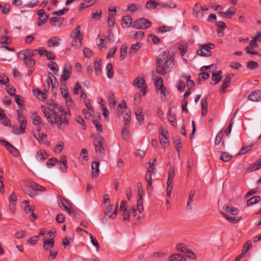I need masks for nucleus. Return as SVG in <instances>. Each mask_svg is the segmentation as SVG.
I'll use <instances>...</instances> for the list:
<instances>
[{
	"mask_svg": "<svg viewBox=\"0 0 261 261\" xmlns=\"http://www.w3.org/2000/svg\"><path fill=\"white\" fill-rule=\"evenodd\" d=\"M52 103L53 110L47 107L43 106L41 107V111L50 125L56 124L58 128L64 129L69 124L67 115H70V111H64L57 103Z\"/></svg>",
	"mask_w": 261,
	"mask_h": 261,
	"instance_id": "1",
	"label": "nucleus"
},
{
	"mask_svg": "<svg viewBox=\"0 0 261 261\" xmlns=\"http://www.w3.org/2000/svg\"><path fill=\"white\" fill-rule=\"evenodd\" d=\"M173 65V59L170 56L169 52L164 51L157 59L156 72L159 74L164 75L166 73L167 69L172 67Z\"/></svg>",
	"mask_w": 261,
	"mask_h": 261,
	"instance_id": "2",
	"label": "nucleus"
},
{
	"mask_svg": "<svg viewBox=\"0 0 261 261\" xmlns=\"http://www.w3.org/2000/svg\"><path fill=\"white\" fill-rule=\"evenodd\" d=\"M151 25V22L145 18H141L135 20L133 24V27L137 29H146Z\"/></svg>",
	"mask_w": 261,
	"mask_h": 261,
	"instance_id": "3",
	"label": "nucleus"
},
{
	"mask_svg": "<svg viewBox=\"0 0 261 261\" xmlns=\"http://www.w3.org/2000/svg\"><path fill=\"white\" fill-rule=\"evenodd\" d=\"M18 120L20 123V128L17 131H14L15 134H22L25 132L27 121V118L18 110L17 111Z\"/></svg>",
	"mask_w": 261,
	"mask_h": 261,
	"instance_id": "4",
	"label": "nucleus"
},
{
	"mask_svg": "<svg viewBox=\"0 0 261 261\" xmlns=\"http://www.w3.org/2000/svg\"><path fill=\"white\" fill-rule=\"evenodd\" d=\"M104 142V138L101 136H98L95 138L94 140V145L95 146V150L98 153H103L104 148L103 147V143Z\"/></svg>",
	"mask_w": 261,
	"mask_h": 261,
	"instance_id": "5",
	"label": "nucleus"
},
{
	"mask_svg": "<svg viewBox=\"0 0 261 261\" xmlns=\"http://www.w3.org/2000/svg\"><path fill=\"white\" fill-rule=\"evenodd\" d=\"M72 72V66L69 63L64 64L61 77L64 81H67L70 77Z\"/></svg>",
	"mask_w": 261,
	"mask_h": 261,
	"instance_id": "6",
	"label": "nucleus"
},
{
	"mask_svg": "<svg viewBox=\"0 0 261 261\" xmlns=\"http://www.w3.org/2000/svg\"><path fill=\"white\" fill-rule=\"evenodd\" d=\"M134 85L140 88V91L143 92V95L146 93L147 85L145 84L144 79L137 77L134 80Z\"/></svg>",
	"mask_w": 261,
	"mask_h": 261,
	"instance_id": "7",
	"label": "nucleus"
},
{
	"mask_svg": "<svg viewBox=\"0 0 261 261\" xmlns=\"http://www.w3.org/2000/svg\"><path fill=\"white\" fill-rule=\"evenodd\" d=\"M0 143L4 145L8 151L13 156H17L18 155V150L8 142L4 140L0 139Z\"/></svg>",
	"mask_w": 261,
	"mask_h": 261,
	"instance_id": "8",
	"label": "nucleus"
},
{
	"mask_svg": "<svg viewBox=\"0 0 261 261\" xmlns=\"http://www.w3.org/2000/svg\"><path fill=\"white\" fill-rule=\"evenodd\" d=\"M21 56H23L22 57V59L24 60L27 67L32 68L34 66L35 61L30 55H27L24 53H21L20 52L19 54V57L20 58H21Z\"/></svg>",
	"mask_w": 261,
	"mask_h": 261,
	"instance_id": "9",
	"label": "nucleus"
},
{
	"mask_svg": "<svg viewBox=\"0 0 261 261\" xmlns=\"http://www.w3.org/2000/svg\"><path fill=\"white\" fill-rule=\"evenodd\" d=\"M153 170V164L150 165V167H148L147 169V171L145 174V178L146 180L148 185H147V190L148 191H151L152 190V184H151V172Z\"/></svg>",
	"mask_w": 261,
	"mask_h": 261,
	"instance_id": "10",
	"label": "nucleus"
},
{
	"mask_svg": "<svg viewBox=\"0 0 261 261\" xmlns=\"http://www.w3.org/2000/svg\"><path fill=\"white\" fill-rule=\"evenodd\" d=\"M113 207V205H110L107 207L105 213V218L106 219L107 218H109L110 219H114L116 217L117 214V205L114 208L113 213H111Z\"/></svg>",
	"mask_w": 261,
	"mask_h": 261,
	"instance_id": "11",
	"label": "nucleus"
},
{
	"mask_svg": "<svg viewBox=\"0 0 261 261\" xmlns=\"http://www.w3.org/2000/svg\"><path fill=\"white\" fill-rule=\"evenodd\" d=\"M35 182H29L25 189V193L31 197H33L37 195L36 188Z\"/></svg>",
	"mask_w": 261,
	"mask_h": 261,
	"instance_id": "12",
	"label": "nucleus"
},
{
	"mask_svg": "<svg viewBox=\"0 0 261 261\" xmlns=\"http://www.w3.org/2000/svg\"><path fill=\"white\" fill-rule=\"evenodd\" d=\"M233 74H228L223 80L222 86L220 88V93H224L225 89L229 86L230 84L231 78L233 76Z\"/></svg>",
	"mask_w": 261,
	"mask_h": 261,
	"instance_id": "13",
	"label": "nucleus"
},
{
	"mask_svg": "<svg viewBox=\"0 0 261 261\" xmlns=\"http://www.w3.org/2000/svg\"><path fill=\"white\" fill-rule=\"evenodd\" d=\"M236 11L237 9L234 7H231L226 11L220 12L219 14L221 16L230 19L236 14Z\"/></svg>",
	"mask_w": 261,
	"mask_h": 261,
	"instance_id": "14",
	"label": "nucleus"
},
{
	"mask_svg": "<svg viewBox=\"0 0 261 261\" xmlns=\"http://www.w3.org/2000/svg\"><path fill=\"white\" fill-rule=\"evenodd\" d=\"M99 163L96 161H93L91 164L92 167V172H91V177L92 178H96L99 174Z\"/></svg>",
	"mask_w": 261,
	"mask_h": 261,
	"instance_id": "15",
	"label": "nucleus"
},
{
	"mask_svg": "<svg viewBox=\"0 0 261 261\" xmlns=\"http://www.w3.org/2000/svg\"><path fill=\"white\" fill-rule=\"evenodd\" d=\"M203 7L197 3L193 8V15L196 17L202 18L203 16L202 12Z\"/></svg>",
	"mask_w": 261,
	"mask_h": 261,
	"instance_id": "16",
	"label": "nucleus"
},
{
	"mask_svg": "<svg viewBox=\"0 0 261 261\" xmlns=\"http://www.w3.org/2000/svg\"><path fill=\"white\" fill-rule=\"evenodd\" d=\"M248 99L252 101H261V91L256 90L251 92L248 96Z\"/></svg>",
	"mask_w": 261,
	"mask_h": 261,
	"instance_id": "17",
	"label": "nucleus"
},
{
	"mask_svg": "<svg viewBox=\"0 0 261 261\" xmlns=\"http://www.w3.org/2000/svg\"><path fill=\"white\" fill-rule=\"evenodd\" d=\"M48 157V155L47 154L44 150H40L36 154V159L38 162H43Z\"/></svg>",
	"mask_w": 261,
	"mask_h": 261,
	"instance_id": "18",
	"label": "nucleus"
},
{
	"mask_svg": "<svg viewBox=\"0 0 261 261\" xmlns=\"http://www.w3.org/2000/svg\"><path fill=\"white\" fill-rule=\"evenodd\" d=\"M261 168V161L258 160L256 161L254 163L250 164L246 169V172L249 173L251 171L259 169Z\"/></svg>",
	"mask_w": 261,
	"mask_h": 261,
	"instance_id": "19",
	"label": "nucleus"
},
{
	"mask_svg": "<svg viewBox=\"0 0 261 261\" xmlns=\"http://www.w3.org/2000/svg\"><path fill=\"white\" fill-rule=\"evenodd\" d=\"M197 54L201 56L209 57L211 55V51L204 45L197 50Z\"/></svg>",
	"mask_w": 261,
	"mask_h": 261,
	"instance_id": "20",
	"label": "nucleus"
},
{
	"mask_svg": "<svg viewBox=\"0 0 261 261\" xmlns=\"http://www.w3.org/2000/svg\"><path fill=\"white\" fill-rule=\"evenodd\" d=\"M0 123L6 126L10 125V121L5 114L4 111L0 108Z\"/></svg>",
	"mask_w": 261,
	"mask_h": 261,
	"instance_id": "21",
	"label": "nucleus"
},
{
	"mask_svg": "<svg viewBox=\"0 0 261 261\" xmlns=\"http://www.w3.org/2000/svg\"><path fill=\"white\" fill-rule=\"evenodd\" d=\"M81 26L78 25L71 33L70 36L71 37L77 38L78 40H83V35L81 34L80 31Z\"/></svg>",
	"mask_w": 261,
	"mask_h": 261,
	"instance_id": "22",
	"label": "nucleus"
},
{
	"mask_svg": "<svg viewBox=\"0 0 261 261\" xmlns=\"http://www.w3.org/2000/svg\"><path fill=\"white\" fill-rule=\"evenodd\" d=\"M178 44V48L179 50L180 54L182 57H183L185 56L186 53L187 51L188 43L185 41H181L179 42Z\"/></svg>",
	"mask_w": 261,
	"mask_h": 261,
	"instance_id": "23",
	"label": "nucleus"
},
{
	"mask_svg": "<svg viewBox=\"0 0 261 261\" xmlns=\"http://www.w3.org/2000/svg\"><path fill=\"white\" fill-rule=\"evenodd\" d=\"M31 118L32 123L34 125L38 126L42 125V119L37 113H33L31 116Z\"/></svg>",
	"mask_w": 261,
	"mask_h": 261,
	"instance_id": "24",
	"label": "nucleus"
},
{
	"mask_svg": "<svg viewBox=\"0 0 261 261\" xmlns=\"http://www.w3.org/2000/svg\"><path fill=\"white\" fill-rule=\"evenodd\" d=\"M109 105L110 108H115V106L116 104V100L114 93L110 91L109 94Z\"/></svg>",
	"mask_w": 261,
	"mask_h": 261,
	"instance_id": "25",
	"label": "nucleus"
},
{
	"mask_svg": "<svg viewBox=\"0 0 261 261\" xmlns=\"http://www.w3.org/2000/svg\"><path fill=\"white\" fill-rule=\"evenodd\" d=\"M60 39L57 37H52L47 41V45L48 47H55L59 45V41Z\"/></svg>",
	"mask_w": 261,
	"mask_h": 261,
	"instance_id": "26",
	"label": "nucleus"
},
{
	"mask_svg": "<svg viewBox=\"0 0 261 261\" xmlns=\"http://www.w3.org/2000/svg\"><path fill=\"white\" fill-rule=\"evenodd\" d=\"M54 246V238H50L49 239H46L43 242V248L45 250H47L49 248L51 249Z\"/></svg>",
	"mask_w": 261,
	"mask_h": 261,
	"instance_id": "27",
	"label": "nucleus"
},
{
	"mask_svg": "<svg viewBox=\"0 0 261 261\" xmlns=\"http://www.w3.org/2000/svg\"><path fill=\"white\" fill-rule=\"evenodd\" d=\"M67 161L65 156H63L60 162V169L62 172H66L67 168Z\"/></svg>",
	"mask_w": 261,
	"mask_h": 261,
	"instance_id": "28",
	"label": "nucleus"
},
{
	"mask_svg": "<svg viewBox=\"0 0 261 261\" xmlns=\"http://www.w3.org/2000/svg\"><path fill=\"white\" fill-rule=\"evenodd\" d=\"M101 60L99 58H96L95 60L94 63V70L96 74L98 75L100 74L101 70Z\"/></svg>",
	"mask_w": 261,
	"mask_h": 261,
	"instance_id": "29",
	"label": "nucleus"
},
{
	"mask_svg": "<svg viewBox=\"0 0 261 261\" xmlns=\"http://www.w3.org/2000/svg\"><path fill=\"white\" fill-rule=\"evenodd\" d=\"M168 180L167 184H172L173 181L174 179V177L175 176V171L174 168L171 167L168 171Z\"/></svg>",
	"mask_w": 261,
	"mask_h": 261,
	"instance_id": "30",
	"label": "nucleus"
},
{
	"mask_svg": "<svg viewBox=\"0 0 261 261\" xmlns=\"http://www.w3.org/2000/svg\"><path fill=\"white\" fill-rule=\"evenodd\" d=\"M133 22L132 18L129 16H125L121 19V24H125L126 27L130 26Z\"/></svg>",
	"mask_w": 261,
	"mask_h": 261,
	"instance_id": "31",
	"label": "nucleus"
},
{
	"mask_svg": "<svg viewBox=\"0 0 261 261\" xmlns=\"http://www.w3.org/2000/svg\"><path fill=\"white\" fill-rule=\"evenodd\" d=\"M64 18L63 17H53L50 19V22L54 25H60L63 21Z\"/></svg>",
	"mask_w": 261,
	"mask_h": 261,
	"instance_id": "32",
	"label": "nucleus"
},
{
	"mask_svg": "<svg viewBox=\"0 0 261 261\" xmlns=\"http://www.w3.org/2000/svg\"><path fill=\"white\" fill-rule=\"evenodd\" d=\"M34 94L38 99H45L47 97L45 92H43L37 89L33 90Z\"/></svg>",
	"mask_w": 261,
	"mask_h": 261,
	"instance_id": "33",
	"label": "nucleus"
},
{
	"mask_svg": "<svg viewBox=\"0 0 261 261\" xmlns=\"http://www.w3.org/2000/svg\"><path fill=\"white\" fill-rule=\"evenodd\" d=\"M222 72L221 70L218 71V73H213L212 77L213 81L215 82L214 84L218 83L222 79L221 74Z\"/></svg>",
	"mask_w": 261,
	"mask_h": 261,
	"instance_id": "34",
	"label": "nucleus"
},
{
	"mask_svg": "<svg viewBox=\"0 0 261 261\" xmlns=\"http://www.w3.org/2000/svg\"><path fill=\"white\" fill-rule=\"evenodd\" d=\"M175 248L178 252L186 253L187 252L188 247L183 243H179L176 245Z\"/></svg>",
	"mask_w": 261,
	"mask_h": 261,
	"instance_id": "35",
	"label": "nucleus"
},
{
	"mask_svg": "<svg viewBox=\"0 0 261 261\" xmlns=\"http://www.w3.org/2000/svg\"><path fill=\"white\" fill-rule=\"evenodd\" d=\"M135 114L136 115L137 119L140 123L143 121L144 116L143 115L142 109L138 108L136 109L135 110Z\"/></svg>",
	"mask_w": 261,
	"mask_h": 261,
	"instance_id": "36",
	"label": "nucleus"
},
{
	"mask_svg": "<svg viewBox=\"0 0 261 261\" xmlns=\"http://www.w3.org/2000/svg\"><path fill=\"white\" fill-rule=\"evenodd\" d=\"M168 119L170 124L173 126L174 127H175L176 126V119L175 118V116L174 114H172L170 111L168 113Z\"/></svg>",
	"mask_w": 261,
	"mask_h": 261,
	"instance_id": "37",
	"label": "nucleus"
},
{
	"mask_svg": "<svg viewBox=\"0 0 261 261\" xmlns=\"http://www.w3.org/2000/svg\"><path fill=\"white\" fill-rule=\"evenodd\" d=\"M260 201V196L253 197L250 198L249 200H248V201L247 202V205L248 206H251L254 204L258 203Z\"/></svg>",
	"mask_w": 261,
	"mask_h": 261,
	"instance_id": "38",
	"label": "nucleus"
},
{
	"mask_svg": "<svg viewBox=\"0 0 261 261\" xmlns=\"http://www.w3.org/2000/svg\"><path fill=\"white\" fill-rule=\"evenodd\" d=\"M127 106L124 100H122L121 103L119 104L117 109V115L118 116H120L123 113L122 109L123 108L126 109Z\"/></svg>",
	"mask_w": 261,
	"mask_h": 261,
	"instance_id": "39",
	"label": "nucleus"
},
{
	"mask_svg": "<svg viewBox=\"0 0 261 261\" xmlns=\"http://www.w3.org/2000/svg\"><path fill=\"white\" fill-rule=\"evenodd\" d=\"M194 195H195V192L193 190H191L189 194V197H188V200L187 201V206H186L187 208L189 210H191L192 208L191 206V203L192 202V201L193 200Z\"/></svg>",
	"mask_w": 261,
	"mask_h": 261,
	"instance_id": "40",
	"label": "nucleus"
},
{
	"mask_svg": "<svg viewBox=\"0 0 261 261\" xmlns=\"http://www.w3.org/2000/svg\"><path fill=\"white\" fill-rule=\"evenodd\" d=\"M47 67L55 73L56 74L58 71L59 67L58 64L54 62H50L47 64Z\"/></svg>",
	"mask_w": 261,
	"mask_h": 261,
	"instance_id": "41",
	"label": "nucleus"
},
{
	"mask_svg": "<svg viewBox=\"0 0 261 261\" xmlns=\"http://www.w3.org/2000/svg\"><path fill=\"white\" fill-rule=\"evenodd\" d=\"M221 215L225 217L227 220H228L230 222L232 223H236L238 222L240 219L236 218L234 217H230L228 216L224 212H221Z\"/></svg>",
	"mask_w": 261,
	"mask_h": 261,
	"instance_id": "42",
	"label": "nucleus"
},
{
	"mask_svg": "<svg viewBox=\"0 0 261 261\" xmlns=\"http://www.w3.org/2000/svg\"><path fill=\"white\" fill-rule=\"evenodd\" d=\"M142 46L141 42L133 44L129 48V53H135Z\"/></svg>",
	"mask_w": 261,
	"mask_h": 261,
	"instance_id": "43",
	"label": "nucleus"
},
{
	"mask_svg": "<svg viewBox=\"0 0 261 261\" xmlns=\"http://www.w3.org/2000/svg\"><path fill=\"white\" fill-rule=\"evenodd\" d=\"M106 69L107 70V76L109 79H111L114 74L112 64L111 63L108 64L106 67Z\"/></svg>",
	"mask_w": 261,
	"mask_h": 261,
	"instance_id": "44",
	"label": "nucleus"
},
{
	"mask_svg": "<svg viewBox=\"0 0 261 261\" xmlns=\"http://www.w3.org/2000/svg\"><path fill=\"white\" fill-rule=\"evenodd\" d=\"M62 205L63 206L64 210L69 214H75V212L74 209L71 207V206H68L66 205L64 202H61Z\"/></svg>",
	"mask_w": 261,
	"mask_h": 261,
	"instance_id": "45",
	"label": "nucleus"
},
{
	"mask_svg": "<svg viewBox=\"0 0 261 261\" xmlns=\"http://www.w3.org/2000/svg\"><path fill=\"white\" fill-rule=\"evenodd\" d=\"M158 6V3H156L154 0H150L148 1L146 4V6L148 9H155Z\"/></svg>",
	"mask_w": 261,
	"mask_h": 261,
	"instance_id": "46",
	"label": "nucleus"
},
{
	"mask_svg": "<svg viewBox=\"0 0 261 261\" xmlns=\"http://www.w3.org/2000/svg\"><path fill=\"white\" fill-rule=\"evenodd\" d=\"M127 54V46L125 45H122L121 47L120 50V59L123 60L126 57Z\"/></svg>",
	"mask_w": 261,
	"mask_h": 261,
	"instance_id": "47",
	"label": "nucleus"
},
{
	"mask_svg": "<svg viewBox=\"0 0 261 261\" xmlns=\"http://www.w3.org/2000/svg\"><path fill=\"white\" fill-rule=\"evenodd\" d=\"M137 210L140 213H141L144 210V207H143V199H142V197H140L137 201Z\"/></svg>",
	"mask_w": 261,
	"mask_h": 261,
	"instance_id": "48",
	"label": "nucleus"
},
{
	"mask_svg": "<svg viewBox=\"0 0 261 261\" xmlns=\"http://www.w3.org/2000/svg\"><path fill=\"white\" fill-rule=\"evenodd\" d=\"M232 156L229 154L228 152H224L222 153L220 159L222 160L223 162H227L231 160Z\"/></svg>",
	"mask_w": 261,
	"mask_h": 261,
	"instance_id": "49",
	"label": "nucleus"
},
{
	"mask_svg": "<svg viewBox=\"0 0 261 261\" xmlns=\"http://www.w3.org/2000/svg\"><path fill=\"white\" fill-rule=\"evenodd\" d=\"M159 130H160L159 138H169L168 132L167 129H166L165 128H164L163 127H161L160 128Z\"/></svg>",
	"mask_w": 261,
	"mask_h": 261,
	"instance_id": "50",
	"label": "nucleus"
},
{
	"mask_svg": "<svg viewBox=\"0 0 261 261\" xmlns=\"http://www.w3.org/2000/svg\"><path fill=\"white\" fill-rule=\"evenodd\" d=\"M64 148V143L62 141H60L56 145L55 148V151L56 153H60Z\"/></svg>",
	"mask_w": 261,
	"mask_h": 261,
	"instance_id": "51",
	"label": "nucleus"
},
{
	"mask_svg": "<svg viewBox=\"0 0 261 261\" xmlns=\"http://www.w3.org/2000/svg\"><path fill=\"white\" fill-rule=\"evenodd\" d=\"M258 66V64L257 62L251 61L247 63V67L250 70L254 69L257 68Z\"/></svg>",
	"mask_w": 261,
	"mask_h": 261,
	"instance_id": "52",
	"label": "nucleus"
},
{
	"mask_svg": "<svg viewBox=\"0 0 261 261\" xmlns=\"http://www.w3.org/2000/svg\"><path fill=\"white\" fill-rule=\"evenodd\" d=\"M181 258V256L177 253L172 254L169 256L170 261H180V259Z\"/></svg>",
	"mask_w": 261,
	"mask_h": 261,
	"instance_id": "53",
	"label": "nucleus"
},
{
	"mask_svg": "<svg viewBox=\"0 0 261 261\" xmlns=\"http://www.w3.org/2000/svg\"><path fill=\"white\" fill-rule=\"evenodd\" d=\"M38 137L40 138V143L45 144L47 142V135L45 133H42L41 134L38 133Z\"/></svg>",
	"mask_w": 261,
	"mask_h": 261,
	"instance_id": "54",
	"label": "nucleus"
},
{
	"mask_svg": "<svg viewBox=\"0 0 261 261\" xmlns=\"http://www.w3.org/2000/svg\"><path fill=\"white\" fill-rule=\"evenodd\" d=\"M108 24L109 27H113L115 24V19L114 14H110L108 17Z\"/></svg>",
	"mask_w": 261,
	"mask_h": 261,
	"instance_id": "55",
	"label": "nucleus"
},
{
	"mask_svg": "<svg viewBox=\"0 0 261 261\" xmlns=\"http://www.w3.org/2000/svg\"><path fill=\"white\" fill-rule=\"evenodd\" d=\"M1 43L5 44H9L11 42V38L9 36H2Z\"/></svg>",
	"mask_w": 261,
	"mask_h": 261,
	"instance_id": "56",
	"label": "nucleus"
},
{
	"mask_svg": "<svg viewBox=\"0 0 261 261\" xmlns=\"http://www.w3.org/2000/svg\"><path fill=\"white\" fill-rule=\"evenodd\" d=\"M80 158L84 161H87L88 159V150L86 149L83 148L82 149Z\"/></svg>",
	"mask_w": 261,
	"mask_h": 261,
	"instance_id": "57",
	"label": "nucleus"
},
{
	"mask_svg": "<svg viewBox=\"0 0 261 261\" xmlns=\"http://www.w3.org/2000/svg\"><path fill=\"white\" fill-rule=\"evenodd\" d=\"M90 238L91 243L96 247L97 250H98L99 249V245L96 238L91 233L90 234Z\"/></svg>",
	"mask_w": 261,
	"mask_h": 261,
	"instance_id": "58",
	"label": "nucleus"
},
{
	"mask_svg": "<svg viewBox=\"0 0 261 261\" xmlns=\"http://www.w3.org/2000/svg\"><path fill=\"white\" fill-rule=\"evenodd\" d=\"M252 48V47H250L248 45L245 48V50L247 54L260 56V54L258 51H253Z\"/></svg>",
	"mask_w": 261,
	"mask_h": 261,
	"instance_id": "59",
	"label": "nucleus"
},
{
	"mask_svg": "<svg viewBox=\"0 0 261 261\" xmlns=\"http://www.w3.org/2000/svg\"><path fill=\"white\" fill-rule=\"evenodd\" d=\"M6 91L9 93V95L11 96H15V89L13 88V86L10 85H8L6 87Z\"/></svg>",
	"mask_w": 261,
	"mask_h": 261,
	"instance_id": "60",
	"label": "nucleus"
},
{
	"mask_svg": "<svg viewBox=\"0 0 261 261\" xmlns=\"http://www.w3.org/2000/svg\"><path fill=\"white\" fill-rule=\"evenodd\" d=\"M9 82V78L5 74H0V84L6 85Z\"/></svg>",
	"mask_w": 261,
	"mask_h": 261,
	"instance_id": "61",
	"label": "nucleus"
},
{
	"mask_svg": "<svg viewBox=\"0 0 261 261\" xmlns=\"http://www.w3.org/2000/svg\"><path fill=\"white\" fill-rule=\"evenodd\" d=\"M252 245V242L251 241H248L246 242L242 250L243 251V253H246L249 250V249L251 248Z\"/></svg>",
	"mask_w": 261,
	"mask_h": 261,
	"instance_id": "62",
	"label": "nucleus"
},
{
	"mask_svg": "<svg viewBox=\"0 0 261 261\" xmlns=\"http://www.w3.org/2000/svg\"><path fill=\"white\" fill-rule=\"evenodd\" d=\"M48 16L47 15L41 16L39 18L38 25L41 27L42 24L45 23L47 21Z\"/></svg>",
	"mask_w": 261,
	"mask_h": 261,
	"instance_id": "63",
	"label": "nucleus"
},
{
	"mask_svg": "<svg viewBox=\"0 0 261 261\" xmlns=\"http://www.w3.org/2000/svg\"><path fill=\"white\" fill-rule=\"evenodd\" d=\"M58 160L55 158L49 159L46 163V166L48 167H53L57 163Z\"/></svg>",
	"mask_w": 261,
	"mask_h": 261,
	"instance_id": "64",
	"label": "nucleus"
}]
</instances>
